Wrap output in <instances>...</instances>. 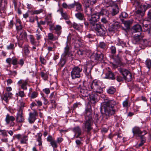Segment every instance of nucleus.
I'll return each mask as SVG.
<instances>
[{
    "label": "nucleus",
    "instance_id": "nucleus-1",
    "mask_svg": "<svg viewBox=\"0 0 151 151\" xmlns=\"http://www.w3.org/2000/svg\"><path fill=\"white\" fill-rule=\"evenodd\" d=\"M116 103L113 100L104 99V101L102 106L104 109V112L101 111L102 114V120L104 121L109 119L110 117L114 114L117 110L114 109Z\"/></svg>",
    "mask_w": 151,
    "mask_h": 151
},
{
    "label": "nucleus",
    "instance_id": "nucleus-2",
    "mask_svg": "<svg viewBox=\"0 0 151 151\" xmlns=\"http://www.w3.org/2000/svg\"><path fill=\"white\" fill-rule=\"evenodd\" d=\"M71 36L72 35L70 34L67 37V41L66 42V45L64 48V52L62 55V58H67V57H72L73 56L70 51V48L68 43L69 41L71 40Z\"/></svg>",
    "mask_w": 151,
    "mask_h": 151
},
{
    "label": "nucleus",
    "instance_id": "nucleus-3",
    "mask_svg": "<svg viewBox=\"0 0 151 151\" xmlns=\"http://www.w3.org/2000/svg\"><path fill=\"white\" fill-rule=\"evenodd\" d=\"M89 85L95 92L99 94L102 93L103 88L101 87L100 83L99 81L94 80Z\"/></svg>",
    "mask_w": 151,
    "mask_h": 151
},
{
    "label": "nucleus",
    "instance_id": "nucleus-4",
    "mask_svg": "<svg viewBox=\"0 0 151 151\" xmlns=\"http://www.w3.org/2000/svg\"><path fill=\"white\" fill-rule=\"evenodd\" d=\"M24 107V104H21V105L19 108L17 109V113L16 120L17 122L19 123H22L24 122V117L23 115V109Z\"/></svg>",
    "mask_w": 151,
    "mask_h": 151
},
{
    "label": "nucleus",
    "instance_id": "nucleus-5",
    "mask_svg": "<svg viewBox=\"0 0 151 151\" xmlns=\"http://www.w3.org/2000/svg\"><path fill=\"white\" fill-rule=\"evenodd\" d=\"M82 70V68L78 66H75L73 68L71 72V76L72 79H75L80 78L81 73Z\"/></svg>",
    "mask_w": 151,
    "mask_h": 151
},
{
    "label": "nucleus",
    "instance_id": "nucleus-6",
    "mask_svg": "<svg viewBox=\"0 0 151 151\" xmlns=\"http://www.w3.org/2000/svg\"><path fill=\"white\" fill-rule=\"evenodd\" d=\"M78 10L76 8L75 11L78 12V13L75 14V16L76 17L80 20H83L85 19L84 14L83 13V8L82 4L79 2L78 4Z\"/></svg>",
    "mask_w": 151,
    "mask_h": 151
},
{
    "label": "nucleus",
    "instance_id": "nucleus-7",
    "mask_svg": "<svg viewBox=\"0 0 151 151\" xmlns=\"http://www.w3.org/2000/svg\"><path fill=\"white\" fill-rule=\"evenodd\" d=\"M78 88L80 93V95L83 97H88L90 94V91L87 90L86 85L83 83L80 85Z\"/></svg>",
    "mask_w": 151,
    "mask_h": 151
},
{
    "label": "nucleus",
    "instance_id": "nucleus-8",
    "mask_svg": "<svg viewBox=\"0 0 151 151\" xmlns=\"http://www.w3.org/2000/svg\"><path fill=\"white\" fill-rule=\"evenodd\" d=\"M119 70L125 80L128 82L131 81L132 75L129 71L126 69L122 68H120Z\"/></svg>",
    "mask_w": 151,
    "mask_h": 151
},
{
    "label": "nucleus",
    "instance_id": "nucleus-9",
    "mask_svg": "<svg viewBox=\"0 0 151 151\" xmlns=\"http://www.w3.org/2000/svg\"><path fill=\"white\" fill-rule=\"evenodd\" d=\"M103 54L100 52L93 53L91 56V60L96 62H103Z\"/></svg>",
    "mask_w": 151,
    "mask_h": 151
},
{
    "label": "nucleus",
    "instance_id": "nucleus-10",
    "mask_svg": "<svg viewBox=\"0 0 151 151\" xmlns=\"http://www.w3.org/2000/svg\"><path fill=\"white\" fill-rule=\"evenodd\" d=\"M93 120H85L83 123L85 130L88 134H89L90 131L93 129L92 126L93 124Z\"/></svg>",
    "mask_w": 151,
    "mask_h": 151
},
{
    "label": "nucleus",
    "instance_id": "nucleus-11",
    "mask_svg": "<svg viewBox=\"0 0 151 151\" xmlns=\"http://www.w3.org/2000/svg\"><path fill=\"white\" fill-rule=\"evenodd\" d=\"M79 2L76 1H74L73 3L68 5L66 3H63L62 4V7L65 9H69L71 10L74 9L75 7L78 10V4Z\"/></svg>",
    "mask_w": 151,
    "mask_h": 151
},
{
    "label": "nucleus",
    "instance_id": "nucleus-12",
    "mask_svg": "<svg viewBox=\"0 0 151 151\" xmlns=\"http://www.w3.org/2000/svg\"><path fill=\"white\" fill-rule=\"evenodd\" d=\"M15 120V117L7 114L5 118V121L7 125H9L10 127H13L15 125L14 121Z\"/></svg>",
    "mask_w": 151,
    "mask_h": 151
},
{
    "label": "nucleus",
    "instance_id": "nucleus-13",
    "mask_svg": "<svg viewBox=\"0 0 151 151\" xmlns=\"http://www.w3.org/2000/svg\"><path fill=\"white\" fill-rule=\"evenodd\" d=\"M144 37V36L141 32L135 34L132 38V42L134 44H138L141 40Z\"/></svg>",
    "mask_w": 151,
    "mask_h": 151
},
{
    "label": "nucleus",
    "instance_id": "nucleus-14",
    "mask_svg": "<svg viewBox=\"0 0 151 151\" xmlns=\"http://www.w3.org/2000/svg\"><path fill=\"white\" fill-rule=\"evenodd\" d=\"M119 23L115 22L112 24L109 25L108 30L109 32H114L120 27Z\"/></svg>",
    "mask_w": 151,
    "mask_h": 151
},
{
    "label": "nucleus",
    "instance_id": "nucleus-15",
    "mask_svg": "<svg viewBox=\"0 0 151 151\" xmlns=\"http://www.w3.org/2000/svg\"><path fill=\"white\" fill-rule=\"evenodd\" d=\"M85 111V120H93L92 118V113L91 110L88 108H87L86 109Z\"/></svg>",
    "mask_w": 151,
    "mask_h": 151
},
{
    "label": "nucleus",
    "instance_id": "nucleus-16",
    "mask_svg": "<svg viewBox=\"0 0 151 151\" xmlns=\"http://www.w3.org/2000/svg\"><path fill=\"white\" fill-rule=\"evenodd\" d=\"M37 113L35 111H34L33 113H29V117L28 120L30 123H32L35 121L37 119L36 116H37Z\"/></svg>",
    "mask_w": 151,
    "mask_h": 151
},
{
    "label": "nucleus",
    "instance_id": "nucleus-17",
    "mask_svg": "<svg viewBox=\"0 0 151 151\" xmlns=\"http://www.w3.org/2000/svg\"><path fill=\"white\" fill-rule=\"evenodd\" d=\"M91 103L95 104L98 101V95L96 93H92L89 95Z\"/></svg>",
    "mask_w": 151,
    "mask_h": 151
},
{
    "label": "nucleus",
    "instance_id": "nucleus-18",
    "mask_svg": "<svg viewBox=\"0 0 151 151\" xmlns=\"http://www.w3.org/2000/svg\"><path fill=\"white\" fill-rule=\"evenodd\" d=\"M18 85L21 84L20 86L21 88L23 90L27 89V85L28 84V81L27 80H24L22 79L20 80L17 83Z\"/></svg>",
    "mask_w": 151,
    "mask_h": 151
},
{
    "label": "nucleus",
    "instance_id": "nucleus-19",
    "mask_svg": "<svg viewBox=\"0 0 151 151\" xmlns=\"http://www.w3.org/2000/svg\"><path fill=\"white\" fill-rule=\"evenodd\" d=\"M106 32V29L104 26L102 25L97 32V34L100 36L104 37L105 35Z\"/></svg>",
    "mask_w": 151,
    "mask_h": 151
},
{
    "label": "nucleus",
    "instance_id": "nucleus-20",
    "mask_svg": "<svg viewBox=\"0 0 151 151\" xmlns=\"http://www.w3.org/2000/svg\"><path fill=\"white\" fill-rule=\"evenodd\" d=\"M100 16L99 14H94L91 15V18L89 19L90 23L91 22L96 23L99 21Z\"/></svg>",
    "mask_w": 151,
    "mask_h": 151
},
{
    "label": "nucleus",
    "instance_id": "nucleus-21",
    "mask_svg": "<svg viewBox=\"0 0 151 151\" xmlns=\"http://www.w3.org/2000/svg\"><path fill=\"white\" fill-rule=\"evenodd\" d=\"M132 132L134 134H137L139 137H141V136L144 133V130L141 131L139 128L138 127H135L132 129Z\"/></svg>",
    "mask_w": 151,
    "mask_h": 151
},
{
    "label": "nucleus",
    "instance_id": "nucleus-22",
    "mask_svg": "<svg viewBox=\"0 0 151 151\" xmlns=\"http://www.w3.org/2000/svg\"><path fill=\"white\" fill-rule=\"evenodd\" d=\"M90 24L92 29L97 32L102 26L101 24L97 23L96 22L93 23L91 22V23H90Z\"/></svg>",
    "mask_w": 151,
    "mask_h": 151
},
{
    "label": "nucleus",
    "instance_id": "nucleus-23",
    "mask_svg": "<svg viewBox=\"0 0 151 151\" xmlns=\"http://www.w3.org/2000/svg\"><path fill=\"white\" fill-rule=\"evenodd\" d=\"M86 52L84 50H79L75 53V56L78 58H82L85 55Z\"/></svg>",
    "mask_w": 151,
    "mask_h": 151
},
{
    "label": "nucleus",
    "instance_id": "nucleus-24",
    "mask_svg": "<svg viewBox=\"0 0 151 151\" xmlns=\"http://www.w3.org/2000/svg\"><path fill=\"white\" fill-rule=\"evenodd\" d=\"M12 94L11 93H5L2 98V99L5 101L6 103H7L9 100L12 98Z\"/></svg>",
    "mask_w": 151,
    "mask_h": 151
},
{
    "label": "nucleus",
    "instance_id": "nucleus-25",
    "mask_svg": "<svg viewBox=\"0 0 151 151\" xmlns=\"http://www.w3.org/2000/svg\"><path fill=\"white\" fill-rule=\"evenodd\" d=\"M96 2V0H85L84 1L85 7H90L91 5H93Z\"/></svg>",
    "mask_w": 151,
    "mask_h": 151
},
{
    "label": "nucleus",
    "instance_id": "nucleus-26",
    "mask_svg": "<svg viewBox=\"0 0 151 151\" xmlns=\"http://www.w3.org/2000/svg\"><path fill=\"white\" fill-rule=\"evenodd\" d=\"M105 78H106L111 80H114L115 79L114 75V73L110 71H108L106 73Z\"/></svg>",
    "mask_w": 151,
    "mask_h": 151
},
{
    "label": "nucleus",
    "instance_id": "nucleus-27",
    "mask_svg": "<svg viewBox=\"0 0 151 151\" xmlns=\"http://www.w3.org/2000/svg\"><path fill=\"white\" fill-rule=\"evenodd\" d=\"M132 29L134 32H142V28L141 26L139 24H136L133 26Z\"/></svg>",
    "mask_w": 151,
    "mask_h": 151
},
{
    "label": "nucleus",
    "instance_id": "nucleus-28",
    "mask_svg": "<svg viewBox=\"0 0 151 151\" xmlns=\"http://www.w3.org/2000/svg\"><path fill=\"white\" fill-rule=\"evenodd\" d=\"M144 133L141 136L140 139H141V142L140 143H139L138 145V146L139 147H141L142 146L144 143L145 142V137H144V136L145 134H147V132L145 130H144Z\"/></svg>",
    "mask_w": 151,
    "mask_h": 151
},
{
    "label": "nucleus",
    "instance_id": "nucleus-29",
    "mask_svg": "<svg viewBox=\"0 0 151 151\" xmlns=\"http://www.w3.org/2000/svg\"><path fill=\"white\" fill-rule=\"evenodd\" d=\"M61 29L62 27L59 25H57L55 27V32L57 34L58 37L60 35L61 33Z\"/></svg>",
    "mask_w": 151,
    "mask_h": 151
},
{
    "label": "nucleus",
    "instance_id": "nucleus-30",
    "mask_svg": "<svg viewBox=\"0 0 151 151\" xmlns=\"http://www.w3.org/2000/svg\"><path fill=\"white\" fill-rule=\"evenodd\" d=\"M119 9L118 6L116 5L115 7L113 8L111 14L113 16H115L119 13Z\"/></svg>",
    "mask_w": 151,
    "mask_h": 151
},
{
    "label": "nucleus",
    "instance_id": "nucleus-31",
    "mask_svg": "<svg viewBox=\"0 0 151 151\" xmlns=\"http://www.w3.org/2000/svg\"><path fill=\"white\" fill-rule=\"evenodd\" d=\"M7 2L6 1H4V3L3 4L2 2L0 1V11H4L6 8Z\"/></svg>",
    "mask_w": 151,
    "mask_h": 151
},
{
    "label": "nucleus",
    "instance_id": "nucleus-32",
    "mask_svg": "<svg viewBox=\"0 0 151 151\" xmlns=\"http://www.w3.org/2000/svg\"><path fill=\"white\" fill-rule=\"evenodd\" d=\"M93 11V9L91 7H86L85 12L86 14L88 16L91 15Z\"/></svg>",
    "mask_w": 151,
    "mask_h": 151
},
{
    "label": "nucleus",
    "instance_id": "nucleus-33",
    "mask_svg": "<svg viewBox=\"0 0 151 151\" xmlns=\"http://www.w3.org/2000/svg\"><path fill=\"white\" fill-rule=\"evenodd\" d=\"M38 137L37 138V141L39 142L38 145L40 146L42 145V134L40 133H39L37 134Z\"/></svg>",
    "mask_w": 151,
    "mask_h": 151
},
{
    "label": "nucleus",
    "instance_id": "nucleus-34",
    "mask_svg": "<svg viewBox=\"0 0 151 151\" xmlns=\"http://www.w3.org/2000/svg\"><path fill=\"white\" fill-rule=\"evenodd\" d=\"M138 44L141 45L143 46V48H144L145 47L147 46L148 45V41L147 40L145 39L144 40L142 38Z\"/></svg>",
    "mask_w": 151,
    "mask_h": 151
},
{
    "label": "nucleus",
    "instance_id": "nucleus-35",
    "mask_svg": "<svg viewBox=\"0 0 151 151\" xmlns=\"http://www.w3.org/2000/svg\"><path fill=\"white\" fill-rule=\"evenodd\" d=\"M116 91V89L113 87H109L107 90V92L109 94H113Z\"/></svg>",
    "mask_w": 151,
    "mask_h": 151
},
{
    "label": "nucleus",
    "instance_id": "nucleus-36",
    "mask_svg": "<svg viewBox=\"0 0 151 151\" xmlns=\"http://www.w3.org/2000/svg\"><path fill=\"white\" fill-rule=\"evenodd\" d=\"M21 143L26 144V141L28 140V136L24 134H22V138H21Z\"/></svg>",
    "mask_w": 151,
    "mask_h": 151
},
{
    "label": "nucleus",
    "instance_id": "nucleus-37",
    "mask_svg": "<svg viewBox=\"0 0 151 151\" xmlns=\"http://www.w3.org/2000/svg\"><path fill=\"white\" fill-rule=\"evenodd\" d=\"M47 37L48 40H55L58 39V37H55L54 35L51 33H48Z\"/></svg>",
    "mask_w": 151,
    "mask_h": 151
},
{
    "label": "nucleus",
    "instance_id": "nucleus-38",
    "mask_svg": "<svg viewBox=\"0 0 151 151\" xmlns=\"http://www.w3.org/2000/svg\"><path fill=\"white\" fill-rule=\"evenodd\" d=\"M67 58H62V59H61L59 64V65L60 67H62L64 65L66 62Z\"/></svg>",
    "mask_w": 151,
    "mask_h": 151
},
{
    "label": "nucleus",
    "instance_id": "nucleus-39",
    "mask_svg": "<svg viewBox=\"0 0 151 151\" xmlns=\"http://www.w3.org/2000/svg\"><path fill=\"white\" fill-rule=\"evenodd\" d=\"M73 132H75L76 134H81V129L79 127H74L73 129Z\"/></svg>",
    "mask_w": 151,
    "mask_h": 151
},
{
    "label": "nucleus",
    "instance_id": "nucleus-40",
    "mask_svg": "<svg viewBox=\"0 0 151 151\" xmlns=\"http://www.w3.org/2000/svg\"><path fill=\"white\" fill-rule=\"evenodd\" d=\"M99 47L103 49H106L108 47L107 45L104 42H101L99 45Z\"/></svg>",
    "mask_w": 151,
    "mask_h": 151
},
{
    "label": "nucleus",
    "instance_id": "nucleus-41",
    "mask_svg": "<svg viewBox=\"0 0 151 151\" xmlns=\"http://www.w3.org/2000/svg\"><path fill=\"white\" fill-rule=\"evenodd\" d=\"M124 24L126 29H128L130 28V26L132 24V22L129 20L125 21L124 22Z\"/></svg>",
    "mask_w": 151,
    "mask_h": 151
},
{
    "label": "nucleus",
    "instance_id": "nucleus-42",
    "mask_svg": "<svg viewBox=\"0 0 151 151\" xmlns=\"http://www.w3.org/2000/svg\"><path fill=\"white\" fill-rule=\"evenodd\" d=\"M80 26H81L82 27H83V25H79L78 24L76 23V22H74L72 24V26L73 27V28L77 30H79L80 28Z\"/></svg>",
    "mask_w": 151,
    "mask_h": 151
},
{
    "label": "nucleus",
    "instance_id": "nucleus-43",
    "mask_svg": "<svg viewBox=\"0 0 151 151\" xmlns=\"http://www.w3.org/2000/svg\"><path fill=\"white\" fill-rule=\"evenodd\" d=\"M110 53L112 55H114L115 54L116 52V49L115 47L111 46L110 48Z\"/></svg>",
    "mask_w": 151,
    "mask_h": 151
},
{
    "label": "nucleus",
    "instance_id": "nucleus-44",
    "mask_svg": "<svg viewBox=\"0 0 151 151\" xmlns=\"http://www.w3.org/2000/svg\"><path fill=\"white\" fill-rule=\"evenodd\" d=\"M138 20L139 21V22L138 23L141 24L142 25H145V24H147L146 22L148 21L147 20V18L146 19H138Z\"/></svg>",
    "mask_w": 151,
    "mask_h": 151
},
{
    "label": "nucleus",
    "instance_id": "nucleus-45",
    "mask_svg": "<svg viewBox=\"0 0 151 151\" xmlns=\"http://www.w3.org/2000/svg\"><path fill=\"white\" fill-rule=\"evenodd\" d=\"M61 15L63 18L65 20L69 19V17L66 13H63V11L61 10Z\"/></svg>",
    "mask_w": 151,
    "mask_h": 151
},
{
    "label": "nucleus",
    "instance_id": "nucleus-46",
    "mask_svg": "<svg viewBox=\"0 0 151 151\" xmlns=\"http://www.w3.org/2000/svg\"><path fill=\"white\" fill-rule=\"evenodd\" d=\"M17 23H19V25L16 26V29L18 31L21 30L22 28V26L21 24V22L19 20H17Z\"/></svg>",
    "mask_w": 151,
    "mask_h": 151
},
{
    "label": "nucleus",
    "instance_id": "nucleus-47",
    "mask_svg": "<svg viewBox=\"0 0 151 151\" xmlns=\"http://www.w3.org/2000/svg\"><path fill=\"white\" fill-rule=\"evenodd\" d=\"M136 12L137 16H139V17L140 16L141 18L144 16V13L142 10H138L136 11Z\"/></svg>",
    "mask_w": 151,
    "mask_h": 151
},
{
    "label": "nucleus",
    "instance_id": "nucleus-48",
    "mask_svg": "<svg viewBox=\"0 0 151 151\" xmlns=\"http://www.w3.org/2000/svg\"><path fill=\"white\" fill-rule=\"evenodd\" d=\"M117 45L119 46L121 45L123 47H126V43L120 40H119L118 43L117 44Z\"/></svg>",
    "mask_w": 151,
    "mask_h": 151
},
{
    "label": "nucleus",
    "instance_id": "nucleus-49",
    "mask_svg": "<svg viewBox=\"0 0 151 151\" xmlns=\"http://www.w3.org/2000/svg\"><path fill=\"white\" fill-rule=\"evenodd\" d=\"M30 40L31 43L32 44V45H35L36 43V42L35 40V39L33 35H30Z\"/></svg>",
    "mask_w": 151,
    "mask_h": 151
},
{
    "label": "nucleus",
    "instance_id": "nucleus-50",
    "mask_svg": "<svg viewBox=\"0 0 151 151\" xmlns=\"http://www.w3.org/2000/svg\"><path fill=\"white\" fill-rule=\"evenodd\" d=\"M145 63L147 67L149 69H150L151 67V61L150 59H147L145 61Z\"/></svg>",
    "mask_w": 151,
    "mask_h": 151
},
{
    "label": "nucleus",
    "instance_id": "nucleus-51",
    "mask_svg": "<svg viewBox=\"0 0 151 151\" xmlns=\"http://www.w3.org/2000/svg\"><path fill=\"white\" fill-rule=\"evenodd\" d=\"M50 144L53 148H57L58 147L57 142L55 139L50 142Z\"/></svg>",
    "mask_w": 151,
    "mask_h": 151
},
{
    "label": "nucleus",
    "instance_id": "nucleus-52",
    "mask_svg": "<svg viewBox=\"0 0 151 151\" xmlns=\"http://www.w3.org/2000/svg\"><path fill=\"white\" fill-rule=\"evenodd\" d=\"M18 60L17 58H12L11 63L14 65H15L18 64Z\"/></svg>",
    "mask_w": 151,
    "mask_h": 151
},
{
    "label": "nucleus",
    "instance_id": "nucleus-53",
    "mask_svg": "<svg viewBox=\"0 0 151 151\" xmlns=\"http://www.w3.org/2000/svg\"><path fill=\"white\" fill-rule=\"evenodd\" d=\"M38 95V93H37L34 91L32 93L31 95L30 96V97L31 99H34L37 97Z\"/></svg>",
    "mask_w": 151,
    "mask_h": 151
},
{
    "label": "nucleus",
    "instance_id": "nucleus-54",
    "mask_svg": "<svg viewBox=\"0 0 151 151\" xmlns=\"http://www.w3.org/2000/svg\"><path fill=\"white\" fill-rule=\"evenodd\" d=\"M41 77L43 78L44 80H47L48 78V76L46 73L43 72H42L41 73Z\"/></svg>",
    "mask_w": 151,
    "mask_h": 151
},
{
    "label": "nucleus",
    "instance_id": "nucleus-55",
    "mask_svg": "<svg viewBox=\"0 0 151 151\" xmlns=\"http://www.w3.org/2000/svg\"><path fill=\"white\" fill-rule=\"evenodd\" d=\"M40 62L42 64L45 65L46 64V60L43 57L40 56Z\"/></svg>",
    "mask_w": 151,
    "mask_h": 151
},
{
    "label": "nucleus",
    "instance_id": "nucleus-56",
    "mask_svg": "<svg viewBox=\"0 0 151 151\" xmlns=\"http://www.w3.org/2000/svg\"><path fill=\"white\" fill-rule=\"evenodd\" d=\"M147 20L148 21L151 20V10H150L148 11L147 16Z\"/></svg>",
    "mask_w": 151,
    "mask_h": 151
},
{
    "label": "nucleus",
    "instance_id": "nucleus-57",
    "mask_svg": "<svg viewBox=\"0 0 151 151\" xmlns=\"http://www.w3.org/2000/svg\"><path fill=\"white\" fill-rule=\"evenodd\" d=\"M0 132L1 133V134L4 136L7 137V131L5 130H1L0 129Z\"/></svg>",
    "mask_w": 151,
    "mask_h": 151
},
{
    "label": "nucleus",
    "instance_id": "nucleus-58",
    "mask_svg": "<svg viewBox=\"0 0 151 151\" xmlns=\"http://www.w3.org/2000/svg\"><path fill=\"white\" fill-rule=\"evenodd\" d=\"M123 106L124 107H127L128 105V101L127 99L124 101L122 103Z\"/></svg>",
    "mask_w": 151,
    "mask_h": 151
},
{
    "label": "nucleus",
    "instance_id": "nucleus-59",
    "mask_svg": "<svg viewBox=\"0 0 151 151\" xmlns=\"http://www.w3.org/2000/svg\"><path fill=\"white\" fill-rule=\"evenodd\" d=\"M16 95H18L21 97H23L25 96V94L23 91H20L18 93H17Z\"/></svg>",
    "mask_w": 151,
    "mask_h": 151
},
{
    "label": "nucleus",
    "instance_id": "nucleus-60",
    "mask_svg": "<svg viewBox=\"0 0 151 151\" xmlns=\"http://www.w3.org/2000/svg\"><path fill=\"white\" fill-rule=\"evenodd\" d=\"M54 139H53L52 136L49 135L47 138V140L48 142H51L53 141Z\"/></svg>",
    "mask_w": 151,
    "mask_h": 151
},
{
    "label": "nucleus",
    "instance_id": "nucleus-61",
    "mask_svg": "<svg viewBox=\"0 0 151 151\" xmlns=\"http://www.w3.org/2000/svg\"><path fill=\"white\" fill-rule=\"evenodd\" d=\"M101 22L102 23L104 24H108V21L107 20L106 18L105 17H103L101 19Z\"/></svg>",
    "mask_w": 151,
    "mask_h": 151
},
{
    "label": "nucleus",
    "instance_id": "nucleus-62",
    "mask_svg": "<svg viewBox=\"0 0 151 151\" xmlns=\"http://www.w3.org/2000/svg\"><path fill=\"white\" fill-rule=\"evenodd\" d=\"M124 79L123 77V78L120 76H117L116 77V80L119 82L123 81Z\"/></svg>",
    "mask_w": 151,
    "mask_h": 151
},
{
    "label": "nucleus",
    "instance_id": "nucleus-63",
    "mask_svg": "<svg viewBox=\"0 0 151 151\" xmlns=\"http://www.w3.org/2000/svg\"><path fill=\"white\" fill-rule=\"evenodd\" d=\"M43 10L42 9H40L38 10H35L33 12V13L34 14H38L42 12Z\"/></svg>",
    "mask_w": 151,
    "mask_h": 151
},
{
    "label": "nucleus",
    "instance_id": "nucleus-64",
    "mask_svg": "<svg viewBox=\"0 0 151 151\" xmlns=\"http://www.w3.org/2000/svg\"><path fill=\"white\" fill-rule=\"evenodd\" d=\"M7 48L8 50H12L14 48V45L13 44H10L7 47Z\"/></svg>",
    "mask_w": 151,
    "mask_h": 151
}]
</instances>
